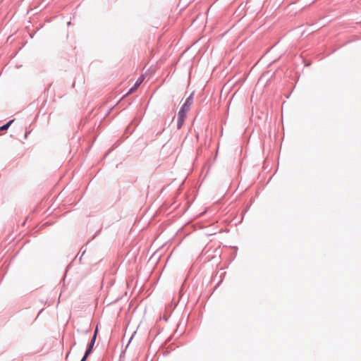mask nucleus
Segmentation results:
<instances>
[{"instance_id": "1", "label": "nucleus", "mask_w": 361, "mask_h": 361, "mask_svg": "<svg viewBox=\"0 0 361 361\" xmlns=\"http://www.w3.org/2000/svg\"><path fill=\"white\" fill-rule=\"evenodd\" d=\"M189 110V106L185 103L178 114V128H180L183 123L184 118L185 117L186 112Z\"/></svg>"}, {"instance_id": "2", "label": "nucleus", "mask_w": 361, "mask_h": 361, "mask_svg": "<svg viewBox=\"0 0 361 361\" xmlns=\"http://www.w3.org/2000/svg\"><path fill=\"white\" fill-rule=\"evenodd\" d=\"M97 328L96 329L95 331H94V336L92 338V341L90 343V345H89V348L88 349L86 350L85 353V355L84 357H82V359L81 360V361H85V360L87 359V356L90 354L91 351H92V349L94 345V343H95V340H96V337H97Z\"/></svg>"}, {"instance_id": "3", "label": "nucleus", "mask_w": 361, "mask_h": 361, "mask_svg": "<svg viewBox=\"0 0 361 361\" xmlns=\"http://www.w3.org/2000/svg\"><path fill=\"white\" fill-rule=\"evenodd\" d=\"M144 79H145L144 75H141L139 78V79L136 81L134 86L128 91V92L127 93V95L130 94L133 92H134L137 90V88L140 85V84L143 82Z\"/></svg>"}, {"instance_id": "4", "label": "nucleus", "mask_w": 361, "mask_h": 361, "mask_svg": "<svg viewBox=\"0 0 361 361\" xmlns=\"http://www.w3.org/2000/svg\"><path fill=\"white\" fill-rule=\"evenodd\" d=\"M13 121H10L9 122H8L6 124L2 126L1 128H0V131H3V130H6L10 125L11 124V123L13 122Z\"/></svg>"}]
</instances>
